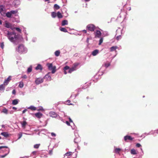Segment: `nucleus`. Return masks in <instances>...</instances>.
<instances>
[{"label":"nucleus","mask_w":158,"mask_h":158,"mask_svg":"<svg viewBox=\"0 0 158 158\" xmlns=\"http://www.w3.org/2000/svg\"><path fill=\"white\" fill-rule=\"evenodd\" d=\"M9 152V150H8V153H6V154H4L3 155L0 156V158H4V157H5L7 155V154H8Z\"/></svg>","instance_id":"obj_42"},{"label":"nucleus","mask_w":158,"mask_h":158,"mask_svg":"<svg viewBox=\"0 0 158 158\" xmlns=\"http://www.w3.org/2000/svg\"><path fill=\"white\" fill-rule=\"evenodd\" d=\"M12 93L13 94H15L16 93V91L15 89H13L12 91Z\"/></svg>","instance_id":"obj_54"},{"label":"nucleus","mask_w":158,"mask_h":158,"mask_svg":"<svg viewBox=\"0 0 158 158\" xmlns=\"http://www.w3.org/2000/svg\"><path fill=\"white\" fill-rule=\"evenodd\" d=\"M66 124L68 125V126H70V123L68 121H66Z\"/></svg>","instance_id":"obj_56"},{"label":"nucleus","mask_w":158,"mask_h":158,"mask_svg":"<svg viewBox=\"0 0 158 158\" xmlns=\"http://www.w3.org/2000/svg\"><path fill=\"white\" fill-rule=\"evenodd\" d=\"M68 24V22L67 20H64L62 22L61 25L62 26H64Z\"/></svg>","instance_id":"obj_22"},{"label":"nucleus","mask_w":158,"mask_h":158,"mask_svg":"<svg viewBox=\"0 0 158 158\" xmlns=\"http://www.w3.org/2000/svg\"><path fill=\"white\" fill-rule=\"evenodd\" d=\"M27 109H31L33 110H36V108L33 106H31L30 107H27Z\"/></svg>","instance_id":"obj_29"},{"label":"nucleus","mask_w":158,"mask_h":158,"mask_svg":"<svg viewBox=\"0 0 158 158\" xmlns=\"http://www.w3.org/2000/svg\"><path fill=\"white\" fill-rule=\"evenodd\" d=\"M144 134V135H149L150 134V133H145L144 134Z\"/></svg>","instance_id":"obj_61"},{"label":"nucleus","mask_w":158,"mask_h":158,"mask_svg":"<svg viewBox=\"0 0 158 158\" xmlns=\"http://www.w3.org/2000/svg\"><path fill=\"white\" fill-rule=\"evenodd\" d=\"M136 146L137 148H139L141 146V145L139 143H137L136 145Z\"/></svg>","instance_id":"obj_47"},{"label":"nucleus","mask_w":158,"mask_h":158,"mask_svg":"<svg viewBox=\"0 0 158 158\" xmlns=\"http://www.w3.org/2000/svg\"><path fill=\"white\" fill-rule=\"evenodd\" d=\"M121 151V149L119 148H116L114 150V152L116 153H119Z\"/></svg>","instance_id":"obj_38"},{"label":"nucleus","mask_w":158,"mask_h":158,"mask_svg":"<svg viewBox=\"0 0 158 158\" xmlns=\"http://www.w3.org/2000/svg\"><path fill=\"white\" fill-rule=\"evenodd\" d=\"M35 69L36 70H41L42 69V67L40 64H38L37 66L35 68Z\"/></svg>","instance_id":"obj_21"},{"label":"nucleus","mask_w":158,"mask_h":158,"mask_svg":"<svg viewBox=\"0 0 158 158\" xmlns=\"http://www.w3.org/2000/svg\"><path fill=\"white\" fill-rule=\"evenodd\" d=\"M60 30L62 31L66 32H68L67 30L64 27H60Z\"/></svg>","instance_id":"obj_30"},{"label":"nucleus","mask_w":158,"mask_h":158,"mask_svg":"<svg viewBox=\"0 0 158 158\" xmlns=\"http://www.w3.org/2000/svg\"><path fill=\"white\" fill-rule=\"evenodd\" d=\"M121 38V36L120 35L117 36L116 37V39L117 40H119Z\"/></svg>","instance_id":"obj_48"},{"label":"nucleus","mask_w":158,"mask_h":158,"mask_svg":"<svg viewBox=\"0 0 158 158\" xmlns=\"http://www.w3.org/2000/svg\"><path fill=\"white\" fill-rule=\"evenodd\" d=\"M44 81V78H38L35 79V82L36 85H39L43 82Z\"/></svg>","instance_id":"obj_7"},{"label":"nucleus","mask_w":158,"mask_h":158,"mask_svg":"<svg viewBox=\"0 0 158 158\" xmlns=\"http://www.w3.org/2000/svg\"><path fill=\"white\" fill-rule=\"evenodd\" d=\"M69 122H70L72 123H73V124H74V123H73V122L72 120V119L70 118H69Z\"/></svg>","instance_id":"obj_60"},{"label":"nucleus","mask_w":158,"mask_h":158,"mask_svg":"<svg viewBox=\"0 0 158 158\" xmlns=\"http://www.w3.org/2000/svg\"><path fill=\"white\" fill-rule=\"evenodd\" d=\"M127 10H131V7H128L127 8Z\"/></svg>","instance_id":"obj_62"},{"label":"nucleus","mask_w":158,"mask_h":158,"mask_svg":"<svg viewBox=\"0 0 158 158\" xmlns=\"http://www.w3.org/2000/svg\"><path fill=\"white\" fill-rule=\"evenodd\" d=\"M79 64L75 63L74 64L73 67L69 70V73H71L73 71L76 70L78 69V66Z\"/></svg>","instance_id":"obj_6"},{"label":"nucleus","mask_w":158,"mask_h":158,"mask_svg":"<svg viewBox=\"0 0 158 158\" xmlns=\"http://www.w3.org/2000/svg\"><path fill=\"white\" fill-rule=\"evenodd\" d=\"M4 8V6L2 5L0 6V13L2 15H3L5 14L4 13H3Z\"/></svg>","instance_id":"obj_18"},{"label":"nucleus","mask_w":158,"mask_h":158,"mask_svg":"<svg viewBox=\"0 0 158 158\" xmlns=\"http://www.w3.org/2000/svg\"><path fill=\"white\" fill-rule=\"evenodd\" d=\"M80 141L81 138L78 135L77 137H76L74 139V142L75 143H77L80 142Z\"/></svg>","instance_id":"obj_17"},{"label":"nucleus","mask_w":158,"mask_h":158,"mask_svg":"<svg viewBox=\"0 0 158 158\" xmlns=\"http://www.w3.org/2000/svg\"><path fill=\"white\" fill-rule=\"evenodd\" d=\"M50 73H48L47 74L45 75L44 77V79H46L48 81H51V77L50 75H49Z\"/></svg>","instance_id":"obj_12"},{"label":"nucleus","mask_w":158,"mask_h":158,"mask_svg":"<svg viewBox=\"0 0 158 158\" xmlns=\"http://www.w3.org/2000/svg\"><path fill=\"white\" fill-rule=\"evenodd\" d=\"M72 152H70L66 153L64 155V158H67V157H69V156L71 155L72 154Z\"/></svg>","instance_id":"obj_25"},{"label":"nucleus","mask_w":158,"mask_h":158,"mask_svg":"<svg viewBox=\"0 0 158 158\" xmlns=\"http://www.w3.org/2000/svg\"><path fill=\"white\" fill-rule=\"evenodd\" d=\"M86 28L89 31H93L97 29V27L94 24H90L87 25Z\"/></svg>","instance_id":"obj_4"},{"label":"nucleus","mask_w":158,"mask_h":158,"mask_svg":"<svg viewBox=\"0 0 158 158\" xmlns=\"http://www.w3.org/2000/svg\"><path fill=\"white\" fill-rule=\"evenodd\" d=\"M110 65V63L108 61H106L103 64L102 67L101 68L100 70H101L102 69L103 67H105L106 68H108Z\"/></svg>","instance_id":"obj_9"},{"label":"nucleus","mask_w":158,"mask_h":158,"mask_svg":"<svg viewBox=\"0 0 158 158\" xmlns=\"http://www.w3.org/2000/svg\"><path fill=\"white\" fill-rule=\"evenodd\" d=\"M54 9L56 10H58L60 8V6L57 4H55L54 5Z\"/></svg>","instance_id":"obj_34"},{"label":"nucleus","mask_w":158,"mask_h":158,"mask_svg":"<svg viewBox=\"0 0 158 158\" xmlns=\"http://www.w3.org/2000/svg\"><path fill=\"white\" fill-rule=\"evenodd\" d=\"M4 43L2 42L0 44V47L1 48L3 49L4 48Z\"/></svg>","instance_id":"obj_44"},{"label":"nucleus","mask_w":158,"mask_h":158,"mask_svg":"<svg viewBox=\"0 0 158 158\" xmlns=\"http://www.w3.org/2000/svg\"><path fill=\"white\" fill-rule=\"evenodd\" d=\"M22 127L24 129L25 128V126L27 124V123L25 121H24L23 122L21 123Z\"/></svg>","instance_id":"obj_28"},{"label":"nucleus","mask_w":158,"mask_h":158,"mask_svg":"<svg viewBox=\"0 0 158 158\" xmlns=\"http://www.w3.org/2000/svg\"><path fill=\"white\" fill-rule=\"evenodd\" d=\"M5 36H6L9 40L15 44H17L21 41L23 38L20 37L18 35L14 32H11L9 31H7V33H5Z\"/></svg>","instance_id":"obj_1"},{"label":"nucleus","mask_w":158,"mask_h":158,"mask_svg":"<svg viewBox=\"0 0 158 158\" xmlns=\"http://www.w3.org/2000/svg\"><path fill=\"white\" fill-rule=\"evenodd\" d=\"M23 32H24V34H27V32H26V29H24L23 31Z\"/></svg>","instance_id":"obj_59"},{"label":"nucleus","mask_w":158,"mask_h":158,"mask_svg":"<svg viewBox=\"0 0 158 158\" xmlns=\"http://www.w3.org/2000/svg\"><path fill=\"white\" fill-rule=\"evenodd\" d=\"M50 116L53 118H56L57 116V114L54 112H51L50 113Z\"/></svg>","instance_id":"obj_19"},{"label":"nucleus","mask_w":158,"mask_h":158,"mask_svg":"<svg viewBox=\"0 0 158 158\" xmlns=\"http://www.w3.org/2000/svg\"><path fill=\"white\" fill-rule=\"evenodd\" d=\"M27 109H26L23 110L22 112L23 114L26 111H27Z\"/></svg>","instance_id":"obj_58"},{"label":"nucleus","mask_w":158,"mask_h":158,"mask_svg":"<svg viewBox=\"0 0 158 158\" xmlns=\"http://www.w3.org/2000/svg\"><path fill=\"white\" fill-rule=\"evenodd\" d=\"M70 101L69 100H68L67 101V102L68 103L67 104L68 105H72V104L70 103Z\"/></svg>","instance_id":"obj_49"},{"label":"nucleus","mask_w":158,"mask_h":158,"mask_svg":"<svg viewBox=\"0 0 158 158\" xmlns=\"http://www.w3.org/2000/svg\"><path fill=\"white\" fill-rule=\"evenodd\" d=\"M36 40V39L35 38H33L32 40V41L33 42H35Z\"/></svg>","instance_id":"obj_63"},{"label":"nucleus","mask_w":158,"mask_h":158,"mask_svg":"<svg viewBox=\"0 0 158 158\" xmlns=\"http://www.w3.org/2000/svg\"><path fill=\"white\" fill-rule=\"evenodd\" d=\"M40 145V144H35L34 146V147L35 148H39Z\"/></svg>","instance_id":"obj_46"},{"label":"nucleus","mask_w":158,"mask_h":158,"mask_svg":"<svg viewBox=\"0 0 158 158\" xmlns=\"http://www.w3.org/2000/svg\"><path fill=\"white\" fill-rule=\"evenodd\" d=\"M47 66L48 69L49 70L52 71V74L55 73L56 71V66H53L52 64L48 63L47 64Z\"/></svg>","instance_id":"obj_3"},{"label":"nucleus","mask_w":158,"mask_h":158,"mask_svg":"<svg viewBox=\"0 0 158 158\" xmlns=\"http://www.w3.org/2000/svg\"><path fill=\"white\" fill-rule=\"evenodd\" d=\"M7 148L8 147L7 146H0V149L2 148Z\"/></svg>","instance_id":"obj_52"},{"label":"nucleus","mask_w":158,"mask_h":158,"mask_svg":"<svg viewBox=\"0 0 158 158\" xmlns=\"http://www.w3.org/2000/svg\"><path fill=\"white\" fill-rule=\"evenodd\" d=\"M51 16L53 18H55L57 16V13L54 12H52L51 13Z\"/></svg>","instance_id":"obj_32"},{"label":"nucleus","mask_w":158,"mask_h":158,"mask_svg":"<svg viewBox=\"0 0 158 158\" xmlns=\"http://www.w3.org/2000/svg\"><path fill=\"white\" fill-rule=\"evenodd\" d=\"M57 16L59 18H61L63 17V16L61 13L59 11L57 12Z\"/></svg>","instance_id":"obj_31"},{"label":"nucleus","mask_w":158,"mask_h":158,"mask_svg":"<svg viewBox=\"0 0 158 158\" xmlns=\"http://www.w3.org/2000/svg\"><path fill=\"white\" fill-rule=\"evenodd\" d=\"M18 11L17 10H12L6 13V16L8 18H10L13 14H15L17 13Z\"/></svg>","instance_id":"obj_5"},{"label":"nucleus","mask_w":158,"mask_h":158,"mask_svg":"<svg viewBox=\"0 0 158 158\" xmlns=\"http://www.w3.org/2000/svg\"><path fill=\"white\" fill-rule=\"evenodd\" d=\"M2 112L7 114H8V110L6 108H4L2 111Z\"/></svg>","instance_id":"obj_35"},{"label":"nucleus","mask_w":158,"mask_h":158,"mask_svg":"<svg viewBox=\"0 0 158 158\" xmlns=\"http://www.w3.org/2000/svg\"><path fill=\"white\" fill-rule=\"evenodd\" d=\"M35 115L36 117L38 118H40L42 117V114L40 112H38L35 113Z\"/></svg>","instance_id":"obj_23"},{"label":"nucleus","mask_w":158,"mask_h":158,"mask_svg":"<svg viewBox=\"0 0 158 158\" xmlns=\"http://www.w3.org/2000/svg\"><path fill=\"white\" fill-rule=\"evenodd\" d=\"M12 77L9 76L6 79L4 82V84L5 85H7L9 81L11 80Z\"/></svg>","instance_id":"obj_11"},{"label":"nucleus","mask_w":158,"mask_h":158,"mask_svg":"<svg viewBox=\"0 0 158 158\" xmlns=\"http://www.w3.org/2000/svg\"><path fill=\"white\" fill-rule=\"evenodd\" d=\"M16 51L20 54H24L27 52V49L23 44L19 45L16 48Z\"/></svg>","instance_id":"obj_2"},{"label":"nucleus","mask_w":158,"mask_h":158,"mask_svg":"<svg viewBox=\"0 0 158 158\" xmlns=\"http://www.w3.org/2000/svg\"><path fill=\"white\" fill-rule=\"evenodd\" d=\"M5 89V87L3 85H0V90L3 91Z\"/></svg>","instance_id":"obj_41"},{"label":"nucleus","mask_w":158,"mask_h":158,"mask_svg":"<svg viewBox=\"0 0 158 158\" xmlns=\"http://www.w3.org/2000/svg\"><path fill=\"white\" fill-rule=\"evenodd\" d=\"M118 48V47L116 46H112L110 48V51H115Z\"/></svg>","instance_id":"obj_24"},{"label":"nucleus","mask_w":158,"mask_h":158,"mask_svg":"<svg viewBox=\"0 0 158 158\" xmlns=\"http://www.w3.org/2000/svg\"><path fill=\"white\" fill-rule=\"evenodd\" d=\"M96 32H94L95 37H96L100 38L101 35V32L98 30L96 29Z\"/></svg>","instance_id":"obj_8"},{"label":"nucleus","mask_w":158,"mask_h":158,"mask_svg":"<svg viewBox=\"0 0 158 158\" xmlns=\"http://www.w3.org/2000/svg\"><path fill=\"white\" fill-rule=\"evenodd\" d=\"M103 41V38L102 37L100 38V39L99 40V43L98 44L99 45H101Z\"/></svg>","instance_id":"obj_40"},{"label":"nucleus","mask_w":158,"mask_h":158,"mask_svg":"<svg viewBox=\"0 0 158 158\" xmlns=\"http://www.w3.org/2000/svg\"><path fill=\"white\" fill-rule=\"evenodd\" d=\"M79 93H77V94H74V98H75L77 95H78Z\"/></svg>","instance_id":"obj_64"},{"label":"nucleus","mask_w":158,"mask_h":158,"mask_svg":"<svg viewBox=\"0 0 158 158\" xmlns=\"http://www.w3.org/2000/svg\"><path fill=\"white\" fill-rule=\"evenodd\" d=\"M154 133H156L157 134H158V130H156L154 131V133H151V134H154Z\"/></svg>","instance_id":"obj_53"},{"label":"nucleus","mask_w":158,"mask_h":158,"mask_svg":"<svg viewBox=\"0 0 158 158\" xmlns=\"http://www.w3.org/2000/svg\"><path fill=\"white\" fill-rule=\"evenodd\" d=\"M27 35H28L27 34H24V35L25 36V39H26V41H27L28 40V38H27Z\"/></svg>","instance_id":"obj_51"},{"label":"nucleus","mask_w":158,"mask_h":158,"mask_svg":"<svg viewBox=\"0 0 158 158\" xmlns=\"http://www.w3.org/2000/svg\"><path fill=\"white\" fill-rule=\"evenodd\" d=\"M18 136H19L18 139H19L22 137V132L19 133L18 134Z\"/></svg>","instance_id":"obj_45"},{"label":"nucleus","mask_w":158,"mask_h":158,"mask_svg":"<svg viewBox=\"0 0 158 158\" xmlns=\"http://www.w3.org/2000/svg\"><path fill=\"white\" fill-rule=\"evenodd\" d=\"M4 25L5 27L8 28H10L12 27L11 24L7 21H5V24Z\"/></svg>","instance_id":"obj_10"},{"label":"nucleus","mask_w":158,"mask_h":158,"mask_svg":"<svg viewBox=\"0 0 158 158\" xmlns=\"http://www.w3.org/2000/svg\"><path fill=\"white\" fill-rule=\"evenodd\" d=\"M32 66H30L29 67L27 70V73H30L32 71Z\"/></svg>","instance_id":"obj_36"},{"label":"nucleus","mask_w":158,"mask_h":158,"mask_svg":"<svg viewBox=\"0 0 158 158\" xmlns=\"http://www.w3.org/2000/svg\"><path fill=\"white\" fill-rule=\"evenodd\" d=\"M131 153L132 155H135L137 154L136 151L134 148L132 149L131 150Z\"/></svg>","instance_id":"obj_26"},{"label":"nucleus","mask_w":158,"mask_h":158,"mask_svg":"<svg viewBox=\"0 0 158 158\" xmlns=\"http://www.w3.org/2000/svg\"><path fill=\"white\" fill-rule=\"evenodd\" d=\"M99 52V51L98 50L95 49L92 52L91 54L93 56H95L97 55Z\"/></svg>","instance_id":"obj_16"},{"label":"nucleus","mask_w":158,"mask_h":158,"mask_svg":"<svg viewBox=\"0 0 158 158\" xmlns=\"http://www.w3.org/2000/svg\"><path fill=\"white\" fill-rule=\"evenodd\" d=\"M51 135L53 137H55L56 136V134L53 132H52L51 133Z\"/></svg>","instance_id":"obj_50"},{"label":"nucleus","mask_w":158,"mask_h":158,"mask_svg":"<svg viewBox=\"0 0 158 158\" xmlns=\"http://www.w3.org/2000/svg\"><path fill=\"white\" fill-rule=\"evenodd\" d=\"M22 77L24 79H26L27 78V77L26 75H24Z\"/></svg>","instance_id":"obj_55"},{"label":"nucleus","mask_w":158,"mask_h":158,"mask_svg":"<svg viewBox=\"0 0 158 158\" xmlns=\"http://www.w3.org/2000/svg\"><path fill=\"white\" fill-rule=\"evenodd\" d=\"M14 29L16 31H18L19 32H21V30L19 27H15L14 28Z\"/></svg>","instance_id":"obj_43"},{"label":"nucleus","mask_w":158,"mask_h":158,"mask_svg":"<svg viewBox=\"0 0 158 158\" xmlns=\"http://www.w3.org/2000/svg\"><path fill=\"white\" fill-rule=\"evenodd\" d=\"M124 139L125 141H126L127 140H132L133 139V138L131 136L127 135L124 137Z\"/></svg>","instance_id":"obj_15"},{"label":"nucleus","mask_w":158,"mask_h":158,"mask_svg":"<svg viewBox=\"0 0 158 158\" xmlns=\"http://www.w3.org/2000/svg\"><path fill=\"white\" fill-rule=\"evenodd\" d=\"M1 135L6 137H8L9 136V135L7 132H2L1 133Z\"/></svg>","instance_id":"obj_27"},{"label":"nucleus","mask_w":158,"mask_h":158,"mask_svg":"<svg viewBox=\"0 0 158 158\" xmlns=\"http://www.w3.org/2000/svg\"><path fill=\"white\" fill-rule=\"evenodd\" d=\"M19 101V100L18 99H14L12 101V104L13 105H16L18 103Z\"/></svg>","instance_id":"obj_20"},{"label":"nucleus","mask_w":158,"mask_h":158,"mask_svg":"<svg viewBox=\"0 0 158 158\" xmlns=\"http://www.w3.org/2000/svg\"><path fill=\"white\" fill-rule=\"evenodd\" d=\"M37 153V151H33L32 152V154L33 155H35L36 154V153Z\"/></svg>","instance_id":"obj_57"},{"label":"nucleus","mask_w":158,"mask_h":158,"mask_svg":"<svg viewBox=\"0 0 158 158\" xmlns=\"http://www.w3.org/2000/svg\"><path fill=\"white\" fill-rule=\"evenodd\" d=\"M20 4V1L19 0H16L14 1L13 5L15 7H17Z\"/></svg>","instance_id":"obj_13"},{"label":"nucleus","mask_w":158,"mask_h":158,"mask_svg":"<svg viewBox=\"0 0 158 158\" xmlns=\"http://www.w3.org/2000/svg\"><path fill=\"white\" fill-rule=\"evenodd\" d=\"M37 110L38 111H44V109L42 106H40L38 107Z\"/></svg>","instance_id":"obj_39"},{"label":"nucleus","mask_w":158,"mask_h":158,"mask_svg":"<svg viewBox=\"0 0 158 158\" xmlns=\"http://www.w3.org/2000/svg\"><path fill=\"white\" fill-rule=\"evenodd\" d=\"M60 54V52L59 50L56 51L55 52V55L56 56H59Z\"/></svg>","instance_id":"obj_33"},{"label":"nucleus","mask_w":158,"mask_h":158,"mask_svg":"<svg viewBox=\"0 0 158 158\" xmlns=\"http://www.w3.org/2000/svg\"><path fill=\"white\" fill-rule=\"evenodd\" d=\"M70 69L69 67L68 66H65L64 69V73L66 74L67 73H69V70Z\"/></svg>","instance_id":"obj_14"},{"label":"nucleus","mask_w":158,"mask_h":158,"mask_svg":"<svg viewBox=\"0 0 158 158\" xmlns=\"http://www.w3.org/2000/svg\"><path fill=\"white\" fill-rule=\"evenodd\" d=\"M23 83L22 81H20L19 83V86L20 88H22L23 86Z\"/></svg>","instance_id":"obj_37"}]
</instances>
